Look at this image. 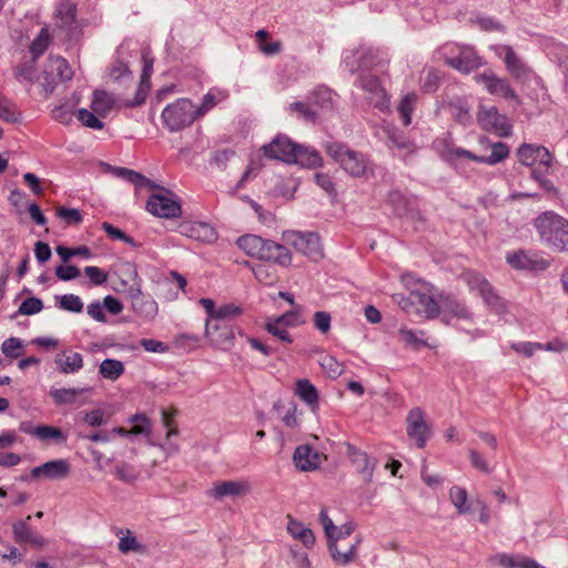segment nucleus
<instances>
[{"label":"nucleus","instance_id":"f257e3e1","mask_svg":"<svg viewBox=\"0 0 568 568\" xmlns=\"http://www.w3.org/2000/svg\"><path fill=\"white\" fill-rule=\"evenodd\" d=\"M265 156L285 163H295L302 166L316 168L322 164L320 153L312 148L296 144L285 135H277L263 146Z\"/></svg>","mask_w":568,"mask_h":568},{"label":"nucleus","instance_id":"f03ea898","mask_svg":"<svg viewBox=\"0 0 568 568\" xmlns=\"http://www.w3.org/2000/svg\"><path fill=\"white\" fill-rule=\"evenodd\" d=\"M329 156L351 176L368 179L374 176L375 165L369 156L363 152L351 150L339 142H329L325 145Z\"/></svg>","mask_w":568,"mask_h":568},{"label":"nucleus","instance_id":"7ed1b4c3","mask_svg":"<svg viewBox=\"0 0 568 568\" xmlns=\"http://www.w3.org/2000/svg\"><path fill=\"white\" fill-rule=\"evenodd\" d=\"M237 245L247 255L258 260L271 261L281 266H288L292 262V255L284 245L257 235H243L239 237Z\"/></svg>","mask_w":568,"mask_h":568},{"label":"nucleus","instance_id":"20e7f679","mask_svg":"<svg viewBox=\"0 0 568 568\" xmlns=\"http://www.w3.org/2000/svg\"><path fill=\"white\" fill-rule=\"evenodd\" d=\"M534 225L540 240L549 247L558 252L568 251V220L548 211L540 214Z\"/></svg>","mask_w":568,"mask_h":568},{"label":"nucleus","instance_id":"39448f33","mask_svg":"<svg viewBox=\"0 0 568 568\" xmlns=\"http://www.w3.org/2000/svg\"><path fill=\"white\" fill-rule=\"evenodd\" d=\"M440 156L450 165L457 166L462 159H468L478 163H484L488 165H495L501 161H504L508 154L509 149L503 142H495L491 144V153L488 156H479L475 153L465 150L463 148L454 145L448 140H443L440 142Z\"/></svg>","mask_w":568,"mask_h":568},{"label":"nucleus","instance_id":"423d86ee","mask_svg":"<svg viewBox=\"0 0 568 568\" xmlns=\"http://www.w3.org/2000/svg\"><path fill=\"white\" fill-rule=\"evenodd\" d=\"M163 125L170 132H179L191 126L197 119L195 114V104L192 100L182 98L168 104L162 113Z\"/></svg>","mask_w":568,"mask_h":568},{"label":"nucleus","instance_id":"0eeeda50","mask_svg":"<svg viewBox=\"0 0 568 568\" xmlns=\"http://www.w3.org/2000/svg\"><path fill=\"white\" fill-rule=\"evenodd\" d=\"M445 62L463 73H469L483 65V59L469 47L447 44L443 48Z\"/></svg>","mask_w":568,"mask_h":568},{"label":"nucleus","instance_id":"6e6552de","mask_svg":"<svg viewBox=\"0 0 568 568\" xmlns=\"http://www.w3.org/2000/svg\"><path fill=\"white\" fill-rule=\"evenodd\" d=\"M153 190H158L159 193L152 194L149 197L146 202L148 212L162 219L179 217L182 210L176 195L158 184Z\"/></svg>","mask_w":568,"mask_h":568},{"label":"nucleus","instance_id":"1a4fd4ad","mask_svg":"<svg viewBox=\"0 0 568 568\" xmlns=\"http://www.w3.org/2000/svg\"><path fill=\"white\" fill-rule=\"evenodd\" d=\"M284 240L286 244L292 245L312 261H318L323 257L321 240L316 233L291 231L284 233Z\"/></svg>","mask_w":568,"mask_h":568},{"label":"nucleus","instance_id":"9d476101","mask_svg":"<svg viewBox=\"0 0 568 568\" xmlns=\"http://www.w3.org/2000/svg\"><path fill=\"white\" fill-rule=\"evenodd\" d=\"M462 278L468 285L470 291H477L484 302L496 313H503L505 305L500 297L496 294L490 283L480 274L467 271L463 273Z\"/></svg>","mask_w":568,"mask_h":568},{"label":"nucleus","instance_id":"9b49d317","mask_svg":"<svg viewBox=\"0 0 568 568\" xmlns=\"http://www.w3.org/2000/svg\"><path fill=\"white\" fill-rule=\"evenodd\" d=\"M357 85L367 93V100L374 108L381 111L389 109V95L375 74L362 73L357 79Z\"/></svg>","mask_w":568,"mask_h":568},{"label":"nucleus","instance_id":"f8f14e48","mask_svg":"<svg viewBox=\"0 0 568 568\" xmlns=\"http://www.w3.org/2000/svg\"><path fill=\"white\" fill-rule=\"evenodd\" d=\"M407 436L415 440L418 448H424L430 436V429L425 420L423 410L419 407L408 412L406 417Z\"/></svg>","mask_w":568,"mask_h":568},{"label":"nucleus","instance_id":"ddd939ff","mask_svg":"<svg viewBox=\"0 0 568 568\" xmlns=\"http://www.w3.org/2000/svg\"><path fill=\"white\" fill-rule=\"evenodd\" d=\"M77 6L71 0H61L53 13L54 29L65 31L67 37L71 38L78 29Z\"/></svg>","mask_w":568,"mask_h":568},{"label":"nucleus","instance_id":"4468645a","mask_svg":"<svg viewBox=\"0 0 568 568\" xmlns=\"http://www.w3.org/2000/svg\"><path fill=\"white\" fill-rule=\"evenodd\" d=\"M517 156L519 162L526 166H532L538 163L545 168H549L554 160L547 148L532 143L520 145L517 150Z\"/></svg>","mask_w":568,"mask_h":568},{"label":"nucleus","instance_id":"2eb2a0df","mask_svg":"<svg viewBox=\"0 0 568 568\" xmlns=\"http://www.w3.org/2000/svg\"><path fill=\"white\" fill-rule=\"evenodd\" d=\"M475 81L493 95L503 97L505 99H517L515 91L511 89L508 80L498 78L493 71H485L475 75Z\"/></svg>","mask_w":568,"mask_h":568},{"label":"nucleus","instance_id":"dca6fc26","mask_svg":"<svg viewBox=\"0 0 568 568\" xmlns=\"http://www.w3.org/2000/svg\"><path fill=\"white\" fill-rule=\"evenodd\" d=\"M250 491L251 485L247 480H219L213 484L207 495L216 500H221L225 497H242Z\"/></svg>","mask_w":568,"mask_h":568},{"label":"nucleus","instance_id":"f3484780","mask_svg":"<svg viewBox=\"0 0 568 568\" xmlns=\"http://www.w3.org/2000/svg\"><path fill=\"white\" fill-rule=\"evenodd\" d=\"M477 120L483 130L495 132L498 135L509 134L510 125L507 123L506 116L499 114L495 106H481Z\"/></svg>","mask_w":568,"mask_h":568},{"label":"nucleus","instance_id":"a211bd4d","mask_svg":"<svg viewBox=\"0 0 568 568\" xmlns=\"http://www.w3.org/2000/svg\"><path fill=\"white\" fill-rule=\"evenodd\" d=\"M362 541L356 537L353 542H328L327 548L333 561L338 566H348L358 559L357 549Z\"/></svg>","mask_w":568,"mask_h":568},{"label":"nucleus","instance_id":"6ab92c4d","mask_svg":"<svg viewBox=\"0 0 568 568\" xmlns=\"http://www.w3.org/2000/svg\"><path fill=\"white\" fill-rule=\"evenodd\" d=\"M131 306L135 314L144 320L152 321L159 312L158 303L149 295H144L140 287L130 288Z\"/></svg>","mask_w":568,"mask_h":568},{"label":"nucleus","instance_id":"aec40b11","mask_svg":"<svg viewBox=\"0 0 568 568\" xmlns=\"http://www.w3.org/2000/svg\"><path fill=\"white\" fill-rule=\"evenodd\" d=\"M142 61H143V70L141 74V81L136 89L135 97L133 100H129L125 102L126 106H136L142 104L150 90V78L153 72V63L154 59L151 57L149 50H143L142 53Z\"/></svg>","mask_w":568,"mask_h":568},{"label":"nucleus","instance_id":"412c9836","mask_svg":"<svg viewBox=\"0 0 568 568\" xmlns=\"http://www.w3.org/2000/svg\"><path fill=\"white\" fill-rule=\"evenodd\" d=\"M205 335L217 348L229 349L233 345V331L231 326L225 323H212L211 321L206 320Z\"/></svg>","mask_w":568,"mask_h":568},{"label":"nucleus","instance_id":"4be33fe9","mask_svg":"<svg viewBox=\"0 0 568 568\" xmlns=\"http://www.w3.org/2000/svg\"><path fill=\"white\" fill-rule=\"evenodd\" d=\"M70 474V464L65 459L49 460L31 469V477L48 479H63Z\"/></svg>","mask_w":568,"mask_h":568},{"label":"nucleus","instance_id":"5701e85b","mask_svg":"<svg viewBox=\"0 0 568 568\" xmlns=\"http://www.w3.org/2000/svg\"><path fill=\"white\" fill-rule=\"evenodd\" d=\"M503 57L507 71L518 80H526L530 73V69L516 54L509 45H500L497 51Z\"/></svg>","mask_w":568,"mask_h":568},{"label":"nucleus","instance_id":"b1692460","mask_svg":"<svg viewBox=\"0 0 568 568\" xmlns=\"http://www.w3.org/2000/svg\"><path fill=\"white\" fill-rule=\"evenodd\" d=\"M439 308L443 321L447 324L452 318L468 320L471 316L468 307L452 295H440Z\"/></svg>","mask_w":568,"mask_h":568},{"label":"nucleus","instance_id":"393cba45","mask_svg":"<svg viewBox=\"0 0 568 568\" xmlns=\"http://www.w3.org/2000/svg\"><path fill=\"white\" fill-rule=\"evenodd\" d=\"M507 262L516 270H545L548 266L547 261L539 258L535 253L528 251L508 254Z\"/></svg>","mask_w":568,"mask_h":568},{"label":"nucleus","instance_id":"a878e982","mask_svg":"<svg viewBox=\"0 0 568 568\" xmlns=\"http://www.w3.org/2000/svg\"><path fill=\"white\" fill-rule=\"evenodd\" d=\"M409 303L416 305V312L425 318H434L440 314V301L437 302L433 296L414 291L408 296Z\"/></svg>","mask_w":568,"mask_h":568},{"label":"nucleus","instance_id":"bb28decb","mask_svg":"<svg viewBox=\"0 0 568 568\" xmlns=\"http://www.w3.org/2000/svg\"><path fill=\"white\" fill-rule=\"evenodd\" d=\"M30 519L31 516H28L26 520H19L12 525L13 539L19 544H29L33 547L42 548L47 545V540L31 530L28 524Z\"/></svg>","mask_w":568,"mask_h":568},{"label":"nucleus","instance_id":"cd10ccee","mask_svg":"<svg viewBox=\"0 0 568 568\" xmlns=\"http://www.w3.org/2000/svg\"><path fill=\"white\" fill-rule=\"evenodd\" d=\"M293 462L297 469L302 471H312L320 466L321 456L310 445H301L296 447L293 454Z\"/></svg>","mask_w":568,"mask_h":568},{"label":"nucleus","instance_id":"c85d7f7f","mask_svg":"<svg viewBox=\"0 0 568 568\" xmlns=\"http://www.w3.org/2000/svg\"><path fill=\"white\" fill-rule=\"evenodd\" d=\"M373 60L374 57L372 51H345L343 63L349 72L354 73L355 71L366 70L371 68L373 64H375Z\"/></svg>","mask_w":568,"mask_h":568},{"label":"nucleus","instance_id":"c756f323","mask_svg":"<svg viewBox=\"0 0 568 568\" xmlns=\"http://www.w3.org/2000/svg\"><path fill=\"white\" fill-rule=\"evenodd\" d=\"M294 395L303 400L313 413L320 407V395L317 388L306 378L295 383Z\"/></svg>","mask_w":568,"mask_h":568},{"label":"nucleus","instance_id":"7c9ffc66","mask_svg":"<svg viewBox=\"0 0 568 568\" xmlns=\"http://www.w3.org/2000/svg\"><path fill=\"white\" fill-rule=\"evenodd\" d=\"M58 369L63 374H73L82 369L83 357L80 353L71 349L63 351L54 359Z\"/></svg>","mask_w":568,"mask_h":568},{"label":"nucleus","instance_id":"2f4dec72","mask_svg":"<svg viewBox=\"0 0 568 568\" xmlns=\"http://www.w3.org/2000/svg\"><path fill=\"white\" fill-rule=\"evenodd\" d=\"M112 474L118 480L126 485H133L140 479L142 470L139 465L119 460L115 462Z\"/></svg>","mask_w":568,"mask_h":568},{"label":"nucleus","instance_id":"473e14b6","mask_svg":"<svg viewBox=\"0 0 568 568\" xmlns=\"http://www.w3.org/2000/svg\"><path fill=\"white\" fill-rule=\"evenodd\" d=\"M490 560L494 565L504 568H545L537 561L524 556L514 557L507 554H497Z\"/></svg>","mask_w":568,"mask_h":568},{"label":"nucleus","instance_id":"72a5a7b5","mask_svg":"<svg viewBox=\"0 0 568 568\" xmlns=\"http://www.w3.org/2000/svg\"><path fill=\"white\" fill-rule=\"evenodd\" d=\"M226 99L225 92L219 89H211L204 94L199 105H195V114L197 119L203 118L212 109H214L220 102Z\"/></svg>","mask_w":568,"mask_h":568},{"label":"nucleus","instance_id":"f704fd0d","mask_svg":"<svg viewBox=\"0 0 568 568\" xmlns=\"http://www.w3.org/2000/svg\"><path fill=\"white\" fill-rule=\"evenodd\" d=\"M88 390H90V388H52L50 389V396L58 405L74 403L83 405L85 400H79V396Z\"/></svg>","mask_w":568,"mask_h":568},{"label":"nucleus","instance_id":"c9c22d12","mask_svg":"<svg viewBox=\"0 0 568 568\" xmlns=\"http://www.w3.org/2000/svg\"><path fill=\"white\" fill-rule=\"evenodd\" d=\"M44 73L55 75L60 81H68L73 75L71 67L62 57H50Z\"/></svg>","mask_w":568,"mask_h":568},{"label":"nucleus","instance_id":"e433bc0d","mask_svg":"<svg viewBox=\"0 0 568 568\" xmlns=\"http://www.w3.org/2000/svg\"><path fill=\"white\" fill-rule=\"evenodd\" d=\"M287 532L294 539L300 540L306 548H312L315 544L313 531L293 518H290L287 523Z\"/></svg>","mask_w":568,"mask_h":568},{"label":"nucleus","instance_id":"4c0bfd02","mask_svg":"<svg viewBox=\"0 0 568 568\" xmlns=\"http://www.w3.org/2000/svg\"><path fill=\"white\" fill-rule=\"evenodd\" d=\"M115 105V99L105 91H95L91 109L101 118L106 116Z\"/></svg>","mask_w":568,"mask_h":568},{"label":"nucleus","instance_id":"58836bf2","mask_svg":"<svg viewBox=\"0 0 568 568\" xmlns=\"http://www.w3.org/2000/svg\"><path fill=\"white\" fill-rule=\"evenodd\" d=\"M187 236L202 242H213L216 239L214 229L202 222H195L189 225L186 231Z\"/></svg>","mask_w":568,"mask_h":568},{"label":"nucleus","instance_id":"ea45409f","mask_svg":"<svg viewBox=\"0 0 568 568\" xmlns=\"http://www.w3.org/2000/svg\"><path fill=\"white\" fill-rule=\"evenodd\" d=\"M387 144L390 148H396L402 151L413 152L414 144L413 142L398 129L396 128H387Z\"/></svg>","mask_w":568,"mask_h":568},{"label":"nucleus","instance_id":"a19ab883","mask_svg":"<svg viewBox=\"0 0 568 568\" xmlns=\"http://www.w3.org/2000/svg\"><path fill=\"white\" fill-rule=\"evenodd\" d=\"M99 373L109 381H116L124 373V365L121 361L106 358L101 362Z\"/></svg>","mask_w":568,"mask_h":568},{"label":"nucleus","instance_id":"79ce46f5","mask_svg":"<svg viewBox=\"0 0 568 568\" xmlns=\"http://www.w3.org/2000/svg\"><path fill=\"white\" fill-rule=\"evenodd\" d=\"M416 101H417L416 93L410 92V93L405 94L402 98V100L397 106V110L402 118V122L405 126H407L412 123V114L415 110Z\"/></svg>","mask_w":568,"mask_h":568},{"label":"nucleus","instance_id":"37998d69","mask_svg":"<svg viewBox=\"0 0 568 568\" xmlns=\"http://www.w3.org/2000/svg\"><path fill=\"white\" fill-rule=\"evenodd\" d=\"M115 171L119 176L134 184L139 189H154L156 186V184L153 181L149 180L148 178L143 176L142 174L133 170L118 168Z\"/></svg>","mask_w":568,"mask_h":568},{"label":"nucleus","instance_id":"c03bdc74","mask_svg":"<svg viewBox=\"0 0 568 568\" xmlns=\"http://www.w3.org/2000/svg\"><path fill=\"white\" fill-rule=\"evenodd\" d=\"M308 101L320 109H329L333 104V93L326 87H318L311 93Z\"/></svg>","mask_w":568,"mask_h":568},{"label":"nucleus","instance_id":"a18cd8bd","mask_svg":"<svg viewBox=\"0 0 568 568\" xmlns=\"http://www.w3.org/2000/svg\"><path fill=\"white\" fill-rule=\"evenodd\" d=\"M353 463L357 466L358 470L363 474L366 483H369L373 477L375 463H373L366 453L357 452L354 454Z\"/></svg>","mask_w":568,"mask_h":568},{"label":"nucleus","instance_id":"49530a36","mask_svg":"<svg viewBox=\"0 0 568 568\" xmlns=\"http://www.w3.org/2000/svg\"><path fill=\"white\" fill-rule=\"evenodd\" d=\"M311 103L304 102H293L288 105V112L291 114H296L298 119L304 120L305 122H315L316 121V111H314L311 106Z\"/></svg>","mask_w":568,"mask_h":568},{"label":"nucleus","instance_id":"de8ad7c7","mask_svg":"<svg viewBox=\"0 0 568 568\" xmlns=\"http://www.w3.org/2000/svg\"><path fill=\"white\" fill-rule=\"evenodd\" d=\"M265 329L280 341L292 343V338L287 332V326L278 317L268 320L265 323Z\"/></svg>","mask_w":568,"mask_h":568},{"label":"nucleus","instance_id":"09e8293b","mask_svg":"<svg viewBox=\"0 0 568 568\" xmlns=\"http://www.w3.org/2000/svg\"><path fill=\"white\" fill-rule=\"evenodd\" d=\"M449 499L456 507L458 514H466L469 511L467 506V491L459 486H453L449 490Z\"/></svg>","mask_w":568,"mask_h":568},{"label":"nucleus","instance_id":"8fccbe9b","mask_svg":"<svg viewBox=\"0 0 568 568\" xmlns=\"http://www.w3.org/2000/svg\"><path fill=\"white\" fill-rule=\"evenodd\" d=\"M32 433L33 436L40 440H65V436L63 435L61 429L53 426L40 425L34 427V430Z\"/></svg>","mask_w":568,"mask_h":568},{"label":"nucleus","instance_id":"3c124183","mask_svg":"<svg viewBox=\"0 0 568 568\" xmlns=\"http://www.w3.org/2000/svg\"><path fill=\"white\" fill-rule=\"evenodd\" d=\"M43 310V303L38 297H29L24 300L21 305L19 306L17 314L12 316V318H16L17 315H34L40 313Z\"/></svg>","mask_w":568,"mask_h":568},{"label":"nucleus","instance_id":"603ef678","mask_svg":"<svg viewBox=\"0 0 568 568\" xmlns=\"http://www.w3.org/2000/svg\"><path fill=\"white\" fill-rule=\"evenodd\" d=\"M0 119L10 123H17L20 122L21 114L13 103L6 99H0Z\"/></svg>","mask_w":568,"mask_h":568},{"label":"nucleus","instance_id":"864d4df0","mask_svg":"<svg viewBox=\"0 0 568 568\" xmlns=\"http://www.w3.org/2000/svg\"><path fill=\"white\" fill-rule=\"evenodd\" d=\"M255 278L264 285H273L277 281L275 271L267 265L260 264L253 268Z\"/></svg>","mask_w":568,"mask_h":568},{"label":"nucleus","instance_id":"5fc2aeb1","mask_svg":"<svg viewBox=\"0 0 568 568\" xmlns=\"http://www.w3.org/2000/svg\"><path fill=\"white\" fill-rule=\"evenodd\" d=\"M99 115L92 110L87 109L78 110V120L87 128L101 130L103 129V122L98 118Z\"/></svg>","mask_w":568,"mask_h":568},{"label":"nucleus","instance_id":"6e6d98bb","mask_svg":"<svg viewBox=\"0 0 568 568\" xmlns=\"http://www.w3.org/2000/svg\"><path fill=\"white\" fill-rule=\"evenodd\" d=\"M1 351L7 357L18 358L22 355V341L18 337H9L2 343Z\"/></svg>","mask_w":568,"mask_h":568},{"label":"nucleus","instance_id":"4d7b16f0","mask_svg":"<svg viewBox=\"0 0 568 568\" xmlns=\"http://www.w3.org/2000/svg\"><path fill=\"white\" fill-rule=\"evenodd\" d=\"M355 530V525L352 521L345 523L342 526H335L334 530L327 537L328 542H342L345 541Z\"/></svg>","mask_w":568,"mask_h":568},{"label":"nucleus","instance_id":"13d9d810","mask_svg":"<svg viewBox=\"0 0 568 568\" xmlns=\"http://www.w3.org/2000/svg\"><path fill=\"white\" fill-rule=\"evenodd\" d=\"M418 335H424V333L420 331V332H415V331H412V329H408V328H400L399 329V338L403 343H405V345L407 346H412L414 348H419L420 346L425 345V341L419 337Z\"/></svg>","mask_w":568,"mask_h":568},{"label":"nucleus","instance_id":"bf43d9fd","mask_svg":"<svg viewBox=\"0 0 568 568\" xmlns=\"http://www.w3.org/2000/svg\"><path fill=\"white\" fill-rule=\"evenodd\" d=\"M60 308L72 313H80L83 310V303L78 295L64 294L59 301Z\"/></svg>","mask_w":568,"mask_h":568},{"label":"nucleus","instance_id":"052dcab7","mask_svg":"<svg viewBox=\"0 0 568 568\" xmlns=\"http://www.w3.org/2000/svg\"><path fill=\"white\" fill-rule=\"evenodd\" d=\"M49 34L45 29H42L30 45V52L32 53L33 59H37L45 51V49L49 45Z\"/></svg>","mask_w":568,"mask_h":568},{"label":"nucleus","instance_id":"680f3d73","mask_svg":"<svg viewBox=\"0 0 568 568\" xmlns=\"http://www.w3.org/2000/svg\"><path fill=\"white\" fill-rule=\"evenodd\" d=\"M118 547L122 554H128L130 551L140 552L142 550V546L130 530H126L125 535L120 538Z\"/></svg>","mask_w":568,"mask_h":568},{"label":"nucleus","instance_id":"e2e57ef3","mask_svg":"<svg viewBox=\"0 0 568 568\" xmlns=\"http://www.w3.org/2000/svg\"><path fill=\"white\" fill-rule=\"evenodd\" d=\"M16 78L19 81L32 83L36 81V68L33 62L21 63L14 71Z\"/></svg>","mask_w":568,"mask_h":568},{"label":"nucleus","instance_id":"0e129e2a","mask_svg":"<svg viewBox=\"0 0 568 568\" xmlns=\"http://www.w3.org/2000/svg\"><path fill=\"white\" fill-rule=\"evenodd\" d=\"M511 348L524 354L526 357H531L538 349H551L549 345L544 346L540 343L520 342L511 345Z\"/></svg>","mask_w":568,"mask_h":568},{"label":"nucleus","instance_id":"69168bd1","mask_svg":"<svg viewBox=\"0 0 568 568\" xmlns=\"http://www.w3.org/2000/svg\"><path fill=\"white\" fill-rule=\"evenodd\" d=\"M320 365L332 378H336L342 374L341 364L333 356L324 355L320 361Z\"/></svg>","mask_w":568,"mask_h":568},{"label":"nucleus","instance_id":"338daca9","mask_svg":"<svg viewBox=\"0 0 568 568\" xmlns=\"http://www.w3.org/2000/svg\"><path fill=\"white\" fill-rule=\"evenodd\" d=\"M241 313H242V308L240 306H237L233 303L224 304V305H221L220 307H217L215 320L223 321V320L233 318V317L241 315Z\"/></svg>","mask_w":568,"mask_h":568},{"label":"nucleus","instance_id":"774afa93","mask_svg":"<svg viewBox=\"0 0 568 568\" xmlns=\"http://www.w3.org/2000/svg\"><path fill=\"white\" fill-rule=\"evenodd\" d=\"M83 422L91 427H99L106 423L104 412L100 408L91 412H83Z\"/></svg>","mask_w":568,"mask_h":568}]
</instances>
